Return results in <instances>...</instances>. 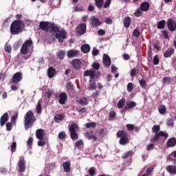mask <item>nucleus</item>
Here are the masks:
<instances>
[{"instance_id": "nucleus-1", "label": "nucleus", "mask_w": 176, "mask_h": 176, "mask_svg": "<svg viewBox=\"0 0 176 176\" xmlns=\"http://www.w3.org/2000/svg\"><path fill=\"white\" fill-rule=\"evenodd\" d=\"M39 27L43 31L46 32L52 30L53 32H55V36L58 39L59 43H63L64 39L67 38V33L64 30H60V28L56 26L54 23L50 24L49 22H41Z\"/></svg>"}, {"instance_id": "nucleus-2", "label": "nucleus", "mask_w": 176, "mask_h": 176, "mask_svg": "<svg viewBox=\"0 0 176 176\" xmlns=\"http://www.w3.org/2000/svg\"><path fill=\"white\" fill-rule=\"evenodd\" d=\"M25 25L24 23L20 20L14 21L10 25V34L11 35H19L24 31Z\"/></svg>"}, {"instance_id": "nucleus-3", "label": "nucleus", "mask_w": 176, "mask_h": 176, "mask_svg": "<svg viewBox=\"0 0 176 176\" xmlns=\"http://www.w3.org/2000/svg\"><path fill=\"white\" fill-rule=\"evenodd\" d=\"M24 125L26 130L32 127L34 122H35V116L32 111H29L26 113L24 117Z\"/></svg>"}, {"instance_id": "nucleus-4", "label": "nucleus", "mask_w": 176, "mask_h": 176, "mask_svg": "<svg viewBox=\"0 0 176 176\" xmlns=\"http://www.w3.org/2000/svg\"><path fill=\"white\" fill-rule=\"evenodd\" d=\"M153 133H155V137L151 139V142H155L157 141L160 138V137H164V138H167L168 137V133H164V131H160V126L159 125H154L152 128ZM160 131V132H158Z\"/></svg>"}, {"instance_id": "nucleus-5", "label": "nucleus", "mask_w": 176, "mask_h": 176, "mask_svg": "<svg viewBox=\"0 0 176 176\" xmlns=\"http://www.w3.org/2000/svg\"><path fill=\"white\" fill-rule=\"evenodd\" d=\"M31 45H32V40L28 39L25 41L21 48V54H27V53H28V49L31 47Z\"/></svg>"}, {"instance_id": "nucleus-6", "label": "nucleus", "mask_w": 176, "mask_h": 176, "mask_svg": "<svg viewBox=\"0 0 176 176\" xmlns=\"http://www.w3.org/2000/svg\"><path fill=\"white\" fill-rule=\"evenodd\" d=\"M89 21L91 23V25H92V27H94V28H97V27H100V25H101V21H100V20L94 16H92L90 18Z\"/></svg>"}, {"instance_id": "nucleus-7", "label": "nucleus", "mask_w": 176, "mask_h": 176, "mask_svg": "<svg viewBox=\"0 0 176 176\" xmlns=\"http://www.w3.org/2000/svg\"><path fill=\"white\" fill-rule=\"evenodd\" d=\"M23 79V74L21 72H16L12 76V83H19Z\"/></svg>"}, {"instance_id": "nucleus-8", "label": "nucleus", "mask_w": 176, "mask_h": 176, "mask_svg": "<svg viewBox=\"0 0 176 176\" xmlns=\"http://www.w3.org/2000/svg\"><path fill=\"white\" fill-rule=\"evenodd\" d=\"M173 165H169L166 166V170L169 174H172L173 175H175L176 174V160H173Z\"/></svg>"}, {"instance_id": "nucleus-9", "label": "nucleus", "mask_w": 176, "mask_h": 176, "mask_svg": "<svg viewBox=\"0 0 176 176\" xmlns=\"http://www.w3.org/2000/svg\"><path fill=\"white\" fill-rule=\"evenodd\" d=\"M18 166H19V171H21V173H23V171H25V161L24 160V157H19Z\"/></svg>"}, {"instance_id": "nucleus-10", "label": "nucleus", "mask_w": 176, "mask_h": 176, "mask_svg": "<svg viewBox=\"0 0 176 176\" xmlns=\"http://www.w3.org/2000/svg\"><path fill=\"white\" fill-rule=\"evenodd\" d=\"M76 32L79 35H83L86 32V24L80 23L77 28Z\"/></svg>"}, {"instance_id": "nucleus-11", "label": "nucleus", "mask_w": 176, "mask_h": 176, "mask_svg": "<svg viewBox=\"0 0 176 176\" xmlns=\"http://www.w3.org/2000/svg\"><path fill=\"white\" fill-rule=\"evenodd\" d=\"M85 136L87 140H93L94 141H97V136L94 135V132L90 131H87L85 133Z\"/></svg>"}, {"instance_id": "nucleus-12", "label": "nucleus", "mask_w": 176, "mask_h": 176, "mask_svg": "<svg viewBox=\"0 0 176 176\" xmlns=\"http://www.w3.org/2000/svg\"><path fill=\"white\" fill-rule=\"evenodd\" d=\"M67 97L68 96H67V94H65V92L60 93L59 94V104H61V105H64V104H65V101H67Z\"/></svg>"}, {"instance_id": "nucleus-13", "label": "nucleus", "mask_w": 176, "mask_h": 176, "mask_svg": "<svg viewBox=\"0 0 176 176\" xmlns=\"http://www.w3.org/2000/svg\"><path fill=\"white\" fill-rule=\"evenodd\" d=\"M72 65H73L75 69H80L82 66V61L80 59H74L72 61Z\"/></svg>"}, {"instance_id": "nucleus-14", "label": "nucleus", "mask_w": 176, "mask_h": 176, "mask_svg": "<svg viewBox=\"0 0 176 176\" xmlns=\"http://www.w3.org/2000/svg\"><path fill=\"white\" fill-rule=\"evenodd\" d=\"M84 75L85 76H90L91 80V79H94V78H96V71H94L93 69L90 70H85Z\"/></svg>"}, {"instance_id": "nucleus-15", "label": "nucleus", "mask_w": 176, "mask_h": 176, "mask_svg": "<svg viewBox=\"0 0 176 176\" xmlns=\"http://www.w3.org/2000/svg\"><path fill=\"white\" fill-rule=\"evenodd\" d=\"M168 28L170 31H175L176 23L173 19L168 20Z\"/></svg>"}, {"instance_id": "nucleus-16", "label": "nucleus", "mask_w": 176, "mask_h": 176, "mask_svg": "<svg viewBox=\"0 0 176 176\" xmlns=\"http://www.w3.org/2000/svg\"><path fill=\"white\" fill-rule=\"evenodd\" d=\"M9 120V114L8 113H5L0 119V124L1 126H5V123Z\"/></svg>"}, {"instance_id": "nucleus-17", "label": "nucleus", "mask_w": 176, "mask_h": 176, "mask_svg": "<svg viewBox=\"0 0 176 176\" xmlns=\"http://www.w3.org/2000/svg\"><path fill=\"white\" fill-rule=\"evenodd\" d=\"M103 64L104 67H109L111 65V58L105 54L103 55Z\"/></svg>"}, {"instance_id": "nucleus-18", "label": "nucleus", "mask_w": 176, "mask_h": 176, "mask_svg": "<svg viewBox=\"0 0 176 176\" xmlns=\"http://www.w3.org/2000/svg\"><path fill=\"white\" fill-rule=\"evenodd\" d=\"M45 135V131L43 129H37L36 131V137L38 140H43Z\"/></svg>"}, {"instance_id": "nucleus-19", "label": "nucleus", "mask_w": 176, "mask_h": 176, "mask_svg": "<svg viewBox=\"0 0 176 176\" xmlns=\"http://www.w3.org/2000/svg\"><path fill=\"white\" fill-rule=\"evenodd\" d=\"M135 105H137V103H135V102L133 100L128 101L126 103L125 109H126V111H129V109H131V108H135Z\"/></svg>"}, {"instance_id": "nucleus-20", "label": "nucleus", "mask_w": 176, "mask_h": 176, "mask_svg": "<svg viewBox=\"0 0 176 176\" xmlns=\"http://www.w3.org/2000/svg\"><path fill=\"white\" fill-rule=\"evenodd\" d=\"M78 51L76 50H70L67 52V57L69 58H74V57H76Z\"/></svg>"}, {"instance_id": "nucleus-21", "label": "nucleus", "mask_w": 176, "mask_h": 176, "mask_svg": "<svg viewBox=\"0 0 176 176\" xmlns=\"http://www.w3.org/2000/svg\"><path fill=\"white\" fill-rule=\"evenodd\" d=\"M173 54H174V50L173 48H168L167 50H166L164 52V56L167 58L168 57H171V56H173Z\"/></svg>"}, {"instance_id": "nucleus-22", "label": "nucleus", "mask_w": 176, "mask_h": 176, "mask_svg": "<svg viewBox=\"0 0 176 176\" xmlns=\"http://www.w3.org/2000/svg\"><path fill=\"white\" fill-rule=\"evenodd\" d=\"M140 10H142V12H148V10H149V3L143 2L140 5Z\"/></svg>"}, {"instance_id": "nucleus-23", "label": "nucleus", "mask_w": 176, "mask_h": 176, "mask_svg": "<svg viewBox=\"0 0 176 176\" xmlns=\"http://www.w3.org/2000/svg\"><path fill=\"white\" fill-rule=\"evenodd\" d=\"M63 167L65 173H69L71 171V163L69 162H64Z\"/></svg>"}, {"instance_id": "nucleus-24", "label": "nucleus", "mask_w": 176, "mask_h": 176, "mask_svg": "<svg viewBox=\"0 0 176 176\" xmlns=\"http://www.w3.org/2000/svg\"><path fill=\"white\" fill-rule=\"evenodd\" d=\"M54 75H56V69H54L53 67H50L47 70V76L50 79L52 78H54Z\"/></svg>"}, {"instance_id": "nucleus-25", "label": "nucleus", "mask_w": 176, "mask_h": 176, "mask_svg": "<svg viewBox=\"0 0 176 176\" xmlns=\"http://www.w3.org/2000/svg\"><path fill=\"white\" fill-rule=\"evenodd\" d=\"M167 146L172 148L176 145V139L175 138H170L166 142Z\"/></svg>"}, {"instance_id": "nucleus-26", "label": "nucleus", "mask_w": 176, "mask_h": 176, "mask_svg": "<svg viewBox=\"0 0 176 176\" xmlns=\"http://www.w3.org/2000/svg\"><path fill=\"white\" fill-rule=\"evenodd\" d=\"M65 118V116L64 115L57 114L54 116V120L56 123H60L64 120Z\"/></svg>"}, {"instance_id": "nucleus-27", "label": "nucleus", "mask_w": 176, "mask_h": 176, "mask_svg": "<svg viewBox=\"0 0 176 176\" xmlns=\"http://www.w3.org/2000/svg\"><path fill=\"white\" fill-rule=\"evenodd\" d=\"M131 24V18L126 16L124 19V25L126 28H129Z\"/></svg>"}, {"instance_id": "nucleus-28", "label": "nucleus", "mask_w": 176, "mask_h": 176, "mask_svg": "<svg viewBox=\"0 0 176 176\" xmlns=\"http://www.w3.org/2000/svg\"><path fill=\"white\" fill-rule=\"evenodd\" d=\"M81 51L82 53H89L90 52V45L84 44L81 46Z\"/></svg>"}, {"instance_id": "nucleus-29", "label": "nucleus", "mask_w": 176, "mask_h": 176, "mask_svg": "<svg viewBox=\"0 0 176 176\" xmlns=\"http://www.w3.org/2000/svg\"><path fill=\"white\" fill-rule=\"evenodd\" d=\"M78 129L79 127L76 124H72L69 129L70 133H76V131H78Z\"/></svg>"}, {"instance_id": "nucleus-30", "label": "nucleus", "mask_w": 176, "mask_h": 176, "mask_svg": "<svg viewBox=\"0 0 176 176\" xmlns=\"http://www.w3.org/2000/svg\"><path fill=\"white\" fill-rule=\"evenodd\" d=\"M124 104H126V99L122 98L120 100L118 101L117 107L119 109H122V108L124 107Z\"/></svg>"}, {"instance_id": "nucleus-31", "label": "nucleus", "mask_w": 176, "mask_h": 176, "mask_svg": "<svg viewBox=\"0 0 176 176\" xmlns=\"http://www.w3.org/2000/svg\"><path fill=\"white\" fill-rule=\"evenodd\" d=\"M165 25H166V21L162 20L157 23V28H158V30H164Z\"/></svg>"}, {"instance_id": "nucleus-32", "label": "nucleus", "mask_w": 176, "mask_h": 176, "mask_svg": "<svg viewBox=\"0 0 176 176\" xmlns=\"http://www.w3.org/2000/svg\"><path fill=\"white\" fill-rule=\"evenodd\" d=\"M118 138H123L124 137H127V132L124 131H119L117 132Z\"/></svg>"}, {"instance_id": "nucleus-33", "label": "nucleus", "mask_w": 176, "mask_h": 176, "mask_svg": "<svg viewBox=\"0 0 176 176\" xmlns=\"http://www.w3.org/2000/svg\"><path fill=\"white\" fill-rule=\"evenodd\" d=\"M158 110H159L160 113H161V115H164V113H166V112H167V108H166V106L163 105V104L160 105L158 107Z\"/></svg>"}, {"instance_id": "nucleus-34", "label": "nucleus", "mask_w": 176, "mask_h": 176, "mask_svg": "<svg viewBox=\"0 0 176 176\" xmlns=\"http://www.w3.org/2000/svg\"><path fill=\"white\" fill-rule=\"evenodd\" d=\"M120 145H126V144H129V138H127V136H125L124 138H120Z\"/></svg>"}, {"instance_id": "nucleus-35", "label": "nucleus", "mask_w": 176, "mask_h": 176, "mask_svg": "<svg viewBox=\"0 0 176 176\" xmlns=\"http://www.w3.org/2000/svg\"><path fill=\"white\" fill-rule=\"evenodd\" d=\"M126 128L129 131H133V130H135V131H138L140 130L139 127H135L134 125L131 124H126Z\"/></svg>"}, {"instance_id": "nucleus-36", "label": "nucleus", "mask_w": 176, "mask_h": 176, "mask_svg": "<svg viewBox=\"0 0 176 176\" xmlns=\"http://www.w3.org/2000/svg\"><path fill=\"white\" fill-rule=\"evenodd\" d=\"M95 5L100 9V8H102V5H104V0H95Z\"/></svg>"}, {"instance_id": "nucleus-37", "label": "nucleus", "mask_w": 176, "mask_h": 176, "mask_svg": "<svg viewBox=\"0 0 176 176\" xmlns=\"http://www.w3.org/2000/svg\"><path fill=\"white\" fill-rule=\"evenodd\" d=\"M42 102V100L40 99L38 101V103H37V105H36V112L37 113H41V112H42V107L41 106V103Z\"/></svg>"}, {"instance_id": "nucleus-38", "label": "nucleus", "mask_w": 176, "mask_h": 176, "mask_svg": "<svg viewBox=\"0 0 176 176\" xmlns=\"http://www.w3.org/2000/svg\"><path fill=\"white\" fill-rule=\"evenodd\" d=\"M133 155H134L133 151H127L123 154L122 157L123 159H127V157H131V156H133Z\"/></svg>"}, {"instance_id": "nucleus-39", "label": "nucleus", "mask_w": 176, "mask_h": 176, "mask_svg": "<svg viewBox=\"0 0 176 176\" xmlns=\"http://www.w3.org/2000/svg\"><path fill=\"white\" fill-rule=\"evenodd\" d=\"M57 56L60 60H64V56H65V52L60 50L57 52Z\"/></svg>"}, {"instance_id": "nucleus-40", "label": "nucleus", "mask_w": 176, "mask_h": 176, "mask_svg": "<svg viewBox=\"0 0 176 176\" xmlns=\"http://www.w3.org/2000/svg\"><path fill=\"white\" fill-rule=\"evenodd\" d=\"M52 94H53V91L49 89L47 91L43 94L44 98H50L52 97Z\"/></svg>"}, {"instance_id": "nucleus-41", "label": "nucleus", "mask_w": 176, "mask_h": 176, "mask_svg": "<svg viewBox=\"0 0 176 176\" xmlns=\"http://www.w3.org/2000/svg\"><path fill=\"white\" fill-rule=\"evenodd\" d=\"M75 146L79 148H83V140H79L78 141L76 142Z\"/></svg>"}, {"instance_id": "nucleus-42", "label": "nucleus", "mask_w": 176, "mask_h": 176, "mask_svg": "<svg viewBox=\"0 0 176 176\" xmlns=\"http://www.w3.org/2000/svg\"><path fill=\"white\" fill-rule=\"evenodd\" d=\"M90 85L88 87L89 90H96L97 85H96V82H91V79L89 80Z\"/></svg>"}, {"instance_id": "nucleus-43", "label": "nucleus", "mask_w": 176, "mask_h": 176, "mask_svg": "<svg viewBox=\"0 0 176 176\" xmlns=\"http://www.w3.org/2000/svg\"><path fill=\"white\" fill-rule=\"evenodd\" d=\"M70 137L72 140H78L79 138V135H78V133L76 132H70Z\"/></svg>"}, {"instance_id": "nucleus-44", "label": "nucleus", "mask_w": 176, "mask_h": 176, "mask_svg": "<svg viewBox=\"0 0 176 176\" xmlns=\"http://www.w3.org/2000/svg\"><path fill=\"white\" fill-rule=\"evenodd\" d=\"M116 118V113L115 111H111L109 115V120H113Z\"/></svg>"}, {"instance_id": "nucleus-45", "label": "nucleus", "mask_w": 176, "mask_h": 176, "mask_svg": "<svg viewBox=\"0 0 176 176\" xmlns=\"http://www.w3.org/2000/svg\"><path fill=\"white\" fill-rule=\"evenodd\" d=\"M97 126V124L96 122H88L85 124V127L87 129H90V127L94 128Z\"/></svg>"}, {"instance_id": "nucleus-46", "label": "nucleus", "mask_w": 176, "mask_h": 176, "mask_svg": "<svg viewBox=\"0 0 176 176\" xmlns=\"http://www.w3.org/2000/svg\"><path fill=\"white\" fill-rule=\"evenodd\" d=\"M59 140H64L67 137V135L64 131L60 132L58 135Z\"/></svg>"}, {"instance_id": "nucleus-47", "label": "nucleus", "mask_w": 176, "mask_h": 176, "mask_svg": "<svg viewBox=\"0 0 176 176\" xmlns=\"http://www.w3.org/2000/svg\"><path fill=\"white\" fill-rule=\"evenodd\" d=\"M134 89V87L133 86V83L129 82L127 85V91L129 93H131L133 91V89Z\"/></svg>"}, {"instance_id": "nucleus-48", "label": "nucleus", "mask_w": 176, "mask_h": 176, "mask_svg": "<svg viewBox=\"0 0 176 176\" xmlns=\"http://www.w3.org/2000/svg\"><path fill=\"white\" fill-rule=\"evenodd\" d=\"M134 14L135 17H141V16H142V10L138 9L135 10Z\"/></svg>"}, {"instance_id": "nucleus-49", "label": "nucleus", "mask_w": 176, "mask_h": 176, "mask_svg": "<svg viewBox=\"0 0 176 176\" xmlns=\"http://www.w3.org/2000/svg\"><path fill=\"white\" fill-rule=\"evenodd\" d=\"M80 105H87V98H82L80 100Z\"/></svg>"}, {"instance_id": "nucleus-50", "label": "nucleus", "mask_w": 176, "mask_h": 176, "mask_svg": "<svg viewBox=\"0 0 176 176\" xmlns=\"http://www.w3.org/2000/svg\"><path fill=\"white\" fill-rule=\"evenodd\" d=\"M91 67H92V68H94V69L98 70V69H100V63H98L97 62H94V63H92Z\"/></svg>"}, {"instance_id": "nucleus-51", "label": "nucleus", "mask_w": 176, "mask_h": 176, "mask_svg": "<svg viewBox=\"0 0 176 176\" xmlns=\"http://www.w3.org/2000/svg\"><path fill=\"white\" fill-rule=\"evenodd\" d=\"M5 51L7 52V53H10L12 52V46L8 44H6Z\"/></svg>"}, {"instance_id": "nucleus-52", "label": "nucleus", "mask_w": 176, "mask_h": 176, "mask_svg": "<svg viewBox=\"0 0 176 176\" xmlns=\"http://www.w3.org/2000/svg\"><path fill=\"white\" fill-rule=\"evenodd\" d=\"M171 82V78H170V77H164L162 79V83H166L168 84Z\"/></svg>"}, {"instance_id": "nucleus-53", "label": "nucleus", "mask_w": 176, "mask_h": 176, "mask_svg": "<svg viewBox=\"0 0 176 176\" xmlns=\"http://www.w3.org/2000/svg\"><path fill=\"white\" fill-rule=\"evenodd\" d=\"M39 141L37 142V144L38 146H43L46 144V142L43 140V139H38Z\"/></svg>"}, {"instance_id": "nucleus-54", "label": "nucleus", "mask_w": 176, "mask_h": 176, "mask_svg": "<svg viewBox=\"0 0 176 176\" xmlns=\"http://www.w3.org/2000/svg\"><path fill=\"white\" fill-rule=\"evenodd\" d=\"M153 64L157 65L159 64V56L155 55L153 58Z\"/></svg>"}, {"instance_id": "nucleus-55", "label": "nucleus", "mask_w": 176, "mask_h": 176, "mask_svg": "<svg viewBox=\"0 0 176 176\" xmlns=\"http://www.w3.org/2000/svg\"><path fill=\"white\" fill-rule=\"evenodd\" d=\"M139 82L142 87H146V81H145V80H140Z\"/></svg>"}, {"instance_id": "nucleus-56", "label": "nucleus", "mask_w": 176, "mask_h": 176, "mask_svg": "<svg viewBox=\"0 0 176 176\" xmlns=\"http://www.w3.org/2000/svg\"><path fill=\"white\" fill-rule=\"evenodd\" d=\"M67 90L72 91V90H74V85H72L71 82H68L67 85Z\"/></svg>"}, {"instance_id": "nucleus-57", "label": "nucleus", "mask_w": 176, "mask_h": 176, "mask_svg": "<svg viewBox=\"0 0 176 176\" xmlns=\"http://www.w3.org/2000/svg\"><path fill=\"white\" fill-rule=\"evenodd\" d=\"M133 35V36L138 38V36H140V30H138V29H135Z\"/></svg>"}, {"instance_id": "nucleus-58", "label": "nucleus", "mask_w": 176, "mask_h": 176, "mask_svg": "<svg viewBox=\"0 0 176 176\" xmlns=\"http://www.w3.org/2000/svg\"><path fill=\"white\" fill-rule=\"evenodd\" d=\"M89 174L91 176L94 175V174H96V168H90L89 170Z\"/></svg>"}, {"instance_id": "nucleus-59", "label": "nucleus", "mask_w": 176, "mask_h": 176, "mask_svg": "<svg viewBox=\"0 0 176 176\" xmlns=\"http://www.w3.org/2000/svg\"><path fill=\"white\" fill-rule=\"evenodd\" d=\"M33 142H34V139L32 138H29L27 141V145L28 146H31V145H32Z\"/></svg>"}, {"instance_id": "nucleus-60", "label": "nucleus", "mask_w": 176, "mask_h": 176, "mask_svg": "<svg viewBox=\"0 0 176 176\" xmlns=\"http://www.w3.org/2000/svg\"><path fill=\"white\" fill-rule=\"evenodd\" d=\"M148 60L149 61V60H152V48H151V46L149 47V50H148Z\"/></svg>"}, {"instance_id": "nucleus-61", "label": "nucleus", "mask_w": 176, "mask_h": 176, "mask_svg": "<svg viewBox=\"0 0 176 176\" xmlns=\"http://www.w3.org/2000/svg\"><path fill=\"white\" fill-rule=\"evenodd\" d=\"M6 126L7 131H10V130H12V122H8Z\"/></svg>"}, {"instance_id": "nucleus-62", "label": "nucleus", "mask_w": 176, "mask_h": 176, "mask_svg": "<svg viewBox=\"0 0 176 176\" xmlns=\"http://www.w3.org/2000/svg\"><path fill=\"white\" fill-rule=\"evenodd\" d=\"M16 142H14L11 145V151L12 152H16Z\"/></svg>"}, {"instance_id": "nucleus-63", "label": "nucleus", "mask_w": 176, "mask_h": 176, "mask_svg": "<svg viewBox=\"0 0 176 176\" xmlns=\"http://www.w3.org/2000/svg\"><path fill=\"white\" fill-rule=\"evenodd\" d=\"M137 74V69L133 68L131 71V76L134 77Z\"/></svg>"}, {"instance_id": "nucleus-64", "label": "nucleus", "mask_w": 176, "mask_h": 176, "mask_svg": "<svg viewBox=\"0 0 176 176\" xmlns=\"http://www.w3.org/2000/svg\"><path fill=\"white\" fill-rule=\"evenodd\" d=\"M74 12H83V8L82 7L76 6L74 7Z\"/></svg>"}]
</instances>
